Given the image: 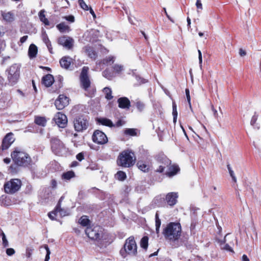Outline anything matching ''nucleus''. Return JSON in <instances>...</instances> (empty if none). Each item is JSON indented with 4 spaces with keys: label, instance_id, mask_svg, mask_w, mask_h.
Returning a JSON list of instances; mask_svg holds the SVG:
<instances>
[{
    "label": "nucleus",
    "instance_id": "obj_48",
    "mask_svg": "<svg viewBox=\"0 0 261 261\" xmlns=\"http://www.w3.org/2000/svg\"><path fill=\"white\" fill-rule=\"evenodd\" d=\"M155 227H161V221L160 219L159 218V214L158 213V212H157L155 214Z\"/></svg>",
    "mask_w": 261,
    "mask_h": 261
},
{
    "label": "nucleus",
    "instance_id": "obj_58",
    "mask_svg": "<svg viewBox=\"0 0 261 261\" xmlns=\"http://www.w3.org/2000/svg\"><path fill=\"white\" fill-rule=\"evenodd\" d=\"M76 159L81 162L84 159V153L83 152H80L76 155Z\"/></svg>",
    "mask_w": 261,
    "mask_h": 261
},
{
    "label": "nucleus",
    "instance_id": "obj_53",
    "mask_svg": "<svg viewBox=\"0 0 261 261\" xmlns=\"http://www.w3.org/2000/svg\"><path fill=\"white\" fill-rule=\"evenodd\" d=\"M6 254L8 256H12L15 254V251L13 248H9L6 249Z\"/></svg>",
    "mask_w": 261,
    "mask_h": 261
},
{
    "label": "nucleus",
    "instance_id": "obj_30",
    "mask_svg": "<svg viewBox=\"0 0 261 261\" xmlns=\"http://www.w3.org/2000/svg\"><path fill=\"white\" fill-rule=\"evenodd\" d=\"M97 121L105 126H109L110 127H112L114 126V124L112 121L107 118H98Z\"/></svg>",
    "mask_w": 261,
    "mask_h": 261
},
{
    "label": "nucleus",
    "instance_id": "obj_13",
    "mask_svg": "<svg viewBox=\"0 0 261 261\" xmlns=\"http://www.w3.org/2000/svg\"><path fill=\"white\" fill-rule=\"evenodd\" d=\"M99 227H87L85 229V233L87 237L93 240H98L100 239L101 235V230H99Z\"/></svg>",
    "mask_w": 261,
    "mask_h": 261
},
{
    "label": "nucleus",
    "instance_id": "obj_31",
    "mask_svg": "<svg viewBox=\"0 0 261 261\" xmlns=\"http://www.w3.org/2000/svg\"><path fill=\"white\" fill-rule=\"evenodd\" d=\"M79 223L84 227H89L90 225V220L89 219L88 216L83 215L79 219Z\"/></svg>",
    "mask_w": 261,
    "mask_h": 261
},
{
    "label": "nucleus",
    "instance_id": "obj_37",
    "mask_svg": "<svg viewBox=\"0 0 261 261\" xmlns=\"http://www.w3.org/2000/svg\"><path fill=\"white\" fill-rule=\"evenodd\" d=\"M103 92L105 94V98L107 100H111L113 99L112 91L110 88L105 87L103 89Z\"/></svg>",
    "mask_w": 261,
    "mask_h": 261
},
{
    "label": "nucleus",
    "instance_id": "obj_33",
    "mask_svg": "<svg viewBox=\"0 0 261 261\" xmlns=\"http://www.w3.org/2000/svg\"><path fill=\"white\" fill-rule=\"evenodd\" d=\"M39 17L40 21L42 22L45 25H49V21L48 20L47 18L45 17V11L44 10H41L39 12Z\"/></svg>",
    "mask_w": 261,
    "mask_h": 261
},
{
    "label": "nucleus",
    "instance_id": "obj_54",
    "mask_svg": "<svg viewBox=\"0 0 261 261\" xmlns=\"http://www.w3.org/2000/svg\"><path fill=\"white\" fill-rule=\"evenodd\" d=\"M124 123H125V122L123 120H122L121 119H119L115 123V124H114L113 127H118L122 126Z\"/></svg>",
    "mask_w": 261,
    "mask_h": 261
},
{
    "label": "nucleus",
    "instance_id": "obj_6",
    "mask_svg": "<svg viewBox=\"0 0 261 261\" xmlns=\"http://www.w3.org/2000/svg\"><path fill=\"white\" fill-rule=\"evenodd\" d=\"M7 83V84L10 86L16 85L20 77V68L16 64H13L6 71Z\"/></svg>",
    "mask_w": 261,
    "mask_h": 261
},
{
    "label": "nucleus",
    "instance_id": "obj_24",
    "mask_svg": "<svg viewBox=\"0 0 261 261\" xmlns=\"http://www.w3.org/2000/svg\"><path fill=\"white\" fill-rule=\"evenodd\" d=\"M71 62L72 59L68 56L63 57L60 60L61 66L65 69H68L69 67Z\"/></svg>",
    "mask_w": 261,
    "mask_h": 261
},
{
    "label": "nucleus",
    "instance_id": "obj_39",
    "mask_svg": "<svg viewBox=\"0 0 261 261\" xmlns=\"http://www.w3.org/2000/svg\"><path fill=\"white\" fill-rule=\"evenodd\" d=\"M149 238L147 236H144L140 241V246L145 250H147L148 246Z\"/></svg>",
    "mask_w": 261,
    "mask_h": 261
},
{
    "label": "nucleus",
    "instance_id": "obj_40",
    "mask_svg": "<svg viewBox=\"0 0 261 261\" xmlns=\"http://www.w3.org/2000/svg\"><path fill=\"white\" fill-rule=\"evenodd\" d=\"M137 131L138 129L136 128H126L124 131V133L126 135L136 136H137Z\"/></svg>",
    "mask_w": 261,
    "mask_h": 261
},
{
    "label": "nucleus",
    "instance_id": "obj_21",
    "mask_svg": "<svg viewBox=\"0 0 261 261\" xmlns=\"http://www.w3.org/2000/svg\"><path fill=\"white\" fill-rule=\"evenodd\" d=\"M84 50L87 56L92 60H95L97 58V54L94 48L91 46H85Z\"/></svg>",
    "mask_w": 261,
    "mask_h": 261
},
{
    "label": "nucleus",
    "instance_id": "obj_46",
    "mask_svg": "<svg viewBox=\"0 0 261 261\" xmlns=\"http://www.w3.org/2000/svg\"><path fill=\"white\" fill-rule=\"evenodd\" d=\"M227 167L228 170L229 171V174H230V176L232 178V180L234 182H237V178H236V176L234 175L233 171L232 170V169H231V168L230 167V165L228 164L227 165Z\"/></svg>",
    "mask_w": 261,
    "mask_h": 261
},
{
    "label": "nucleus",
    "instance_id": "obj_59",
    "mask_svg": "<svg viewBox=\"0 0 261 261\" xmlns=\"http://www.w3.org/2000/svg\"><path fill=\"white\" fill-rule=\"evenodd\" d=\"M228 235V234H227L224 238L223 239V240H218L217 242L218 243V244H219L220 247H222L224 244H225V243H226V236Z\"/></svg>",
    "mask_w": 261,
    "mask_h": 261
},
{
    "label": "nucleus",
    "instance_id": "obj_15",
    "mask_svg": "<svg viewBox=\"0 0 261 261\" xmlns=\"http://www.w3.org/2000/svg\"><path fill=\"white\" fill-rule=\"evenodd\" d=\"M69 98L64 94L59 95L55 101L57 109L62 110L69 105Z\"/></svg>",
    "mask_w": 261,
    "mask_h": 261
},
{
    "label": "nucleus",
    "instance_id": "obj_8",
    "mask_svg": "<svg viewBox=\"0 0 261 261\" xmlns=\"http://www.w3.org/2000/svg\"><path fill=\"white\" fill-rule=\"evenodd\" d=\"M155 160L159 164V167L155 172L165 174L166 169L170 165L171 161L164 154H158L155 157Z\"/></svg>",
    "mask_w": 261,
    "mask_h": 261
},
{
    "label": "nucleus",
    "instance_id": "obj_14",
    "mask_svg": "<svg viewBox=\"0 0 261 261\" xmlns=\"http://www.w3.org/2000/svg\"><path fill=\"white\" fill-rule=\"evenodd\" d=\"M58 44L63 46L67 49H71L73 47L74 40L67 36H62L58 39Z\"/></svg>",
    "mask_w": 261,
    "mask_h": 261
},
{
    "label": "nucleus",
    "instance_id": "obj_41",
    "mask_svg": "<svg viewBox=\"0 0 261 261\" xmlns=\"http://www.w3.org/2000/svg\"><path fill=\"white\" fill-rule=\"evenodd\" d=\"M177 106L175 101L172 102V115L173 116V122L175 123L176 122L177 118Z\"/></svg>",
    "mask_w": 261,
    "mask_h": 261
},
{
    "label": "nucleus",
    "instance_id": "obj_20",
    "mask_svg": "<svg viewBox=\"0 0 261 261\" xmlns=\"http://www.w3.org/2000/svg\"><path fill=\"white\" fill-rule=\"evenodd\" d=\"M118 107L122 109H129L130 107V101L126 97H120L117 99Z\"/></svg>",
    "mask_w": 261,
    "mask_h": 261
},
{
    "label": "nucleus",
    "instance_id": "obj_7",
    "mask_svg": "<svg viewBox=\"0 0 261 261\" xmlns=\"http://www.w3.org/2000/svg\"><path fill=\"white\" fill-rule=\"evenodd\" d=\"M22 186V182L18 178H13L6 182L4 185V192L9 194H13L18 191Z\"/></svg>",
    "mask_w": 261,
    "mask_h": 261
},
{
    "label": "nucleus",
    "instance_id": "obj_49",
    "mask_svg": "<svg viewBox=\"0 0 261 261\" xmlns=\"http://www.w3.org/2000/svg\"><path fill=\"white\" fill-rule=\"evenodd\" d=\"M221 249L224 250H227L229 252L234 253V251L232 249V247L230 246V245L228 244H224L222 247H221Z\"/></svg>",
    "mask_w": 261,
    "mask_h": 261
},
{
    "label": "nucleus",
    "instance_id": "obj_56",
    "mask_svg": "<svg viewBox=\"0 0 261 261\" xmlns=\"http://www.w3.org/2000/svg\"><path fill=\"white\" fill-rule=\"evenodd\" d=\"M258 116L255 114L252 117L250 123L252 126H254L256 123V122L257 120Z\"/></svg>",
    "mask_w": 261,
    "mask_h": 261
},
{
    "label": "nucleus",
    "instance_id": "obj_45",
    "mask_svg": "<svg viewBox=\"0 0 261 261\" xmlns=\"http://www.w3.org/2000/svg\"><path fill=\"white\" fill-rule=\"evenodd\" d=\"M185 92H186V95L187 99L189 105V107H190V109L191 110V111H192V106H191V97H190V90H189V89L188 88H186V90H185Z\"/></svg>",
    "mask_w": 261,
    "mask_h": 261
},
{
    "label": "nucleus",
    "instance_id": "obj_28",
    "mask_svg": "<svg viewBox=\"0 0 261 261\" xmlns=\"http://www.w3.org/2000/svg\"><path fill=\"white\" fill-rule=\"evenodd\" d=\"M138 168L144 172H148L150 170V166L144 162L139 161L137 163Z\"/></svg>",
    "mask_w": 261,
    "mask_h": 261
},
{
    "label": "nucleus",
    "instance_id": "obj_3",
    "mask_svg": "<svg viewBox=\"0 0 261 261\" xmlns=\"http://www.w3.org/2000/svg\"><path fill=\"white\" fill-rule=\"evenodd\" d=\"M134 152L130 149H125L119 153L116 163L118 166L123 168H130L136 162Z\"/></svg>",
    "mask_w": 261,
    "mask_h": 261
},
{
    "label": "nucleus",
    "instance_id": "obj_50",
    "mask_svg": "<svg viewBox=\"0 0 261 261\" xmlns=\"http://www.w3.org/2000/svg\"><path fill=\"white\" fill-rule=\"evenodd\" d=\"M44 248H45V249L46 251V256H45V260L44 261H48V260L49 259V255H50V254L49 248V247H48L47 245H44Z\"/></svg>",
    "mask_w": 261,
    "mask_h": 261
},
{
    "label": "nucleus",
    "instance_id": "obj_38",
    "mask_svg": "<svg viewBox=\"0 0 261 261\" xmlns=\"http://www.w3.org/2000/svg\"><path fill=\"white\" fill-rule=\"evenodd\" d=\"M57 28L59 30V31L62 33L68 32L70 30L69 27L67 25H66L63 22L57 24Z\"/></svg>",
    "mask_w": 261,
    "mask_h": 261
},
{
    "label": "nucleus",
    "instance_id": "obj_19",
    "mask_svg": "<svg viewBox=\"0 0 261 261\" xmlns=\"http://www.w3.org/2000/svg\"><path fill=\"white\" fill-rule=\"evenodd\" d=\"M178 195L176 192L168 193L166 196L167 203L170 206H173L177 202Z\"/></svg>",
    "mask_w": 261,
    "mask_h": 261
},
{
    "label": "nucleus",
    "instance_id": "obj_51",
    "mask_svg": "<svg viewBox=\"0 0 261 261\" xmlns=\"http://www.w3.org/2000/svg\"><path fill=\"white\" fill-rule=\"evenodd\" d=\"M34 249L32 247H27L26 249V256L28 258L31 257Z\"/></svg>",
    "mask_w": 261,
    "mask_h": 261
},
{
    "label": "nucleus",
    "instance_id": "obj_18",
    "mask_svg": "<svg viewBox=\"0 0 261 261\" xmlns=\"http://www.w3.org/2000/svg\"><path fill=\"white\" fill-rule=\"evenodd\" d=\"M179 171V166L175 164H172L171 162L170 165L168 167L164 174L167 177H171L177 174Z\"/></svg>",
    "mask_w": 261,
    "mask_h": 261
},
{
    "label": "nucleus",
    "instance_id": "obj_27",
    "mask_svg": "<svg viewBox=\"0 0 261 261\" xmlns=\"http://www.w3.org/2000/svg\"><path fill=\"white\" fill-rule=\"evenodd\" d=\"M47 122V120L45 117L36 116L34 118V123L38 125L44 127Z\"/></svg>",
    "mask_w": 261,
    "mask_h": 261
},
{
    "label": "nucleus",
    "instance_id": "obj_60",
    "mask_svg": "<svg viewBox=\"0 0 261 261\" xmlns=\"http://www.w3.org/2000/svg\"><path fill=\"white\" fill-rule=\"evenodd\" d=\"M228 235V234H227L224 238L223 239V240H218L217 242L218 243V244H219L220 247H222L224 244H225V243H226V236Z\"/></svg>",
    "mask_w": 261,
    "mask_h": 261
},
{
    "label": "nucleus",
    "instance_id": "obj_32",
    "mask_svg": "<svg viewBox=\"0 0 261 261\" xmlns=\"http://www.w3.org/2000/svg\"><path fill=\"white\" fill-rule=\"evenodd\" d=\"M115 57L112 56H108L100 61V63L108 66L112 65L115 61Z\"/></svg>",
    "mask_w": 261,
    "mask_h": 261
},
{
    "label": "nucleus",
    "instance_id": "obj_10",
    "mask_svg": "<svg viewBox=\"0 0 261 261\" xmlns=\"http://www.w3.org/2000/svg\"><path fill=\"white\" fill-rule=\"evenodd\" d=\"M74 127L76 132H83L87 129L89 121L87 117L83 115L77 116L74 120Z\"/></svg>",
    "mask_w": 261,
    "mask_h": 261
},
{
    "label": "nucleus",
    "instance_id": "obj_52",
    "mask_svg": "<svg viewBox=\"0 0 261 261\" xmlns=\"http://www.w3.org/2000/svg\"><path fill=\"white\" fill-rule=\"evenodd\" d=\"M54 212V210L52 212L48 213V216L52 220H56V217L57 216V212Z\"/></svg>",
    "mask_w": 261,
    "mask_h": 261
},
{
    "label": "nucleus",
    "instance_id": "obj_4",
    "mask_svg": "<svg viewBox=\"0 0 261 261\" xmlns=\"http://www.w3.org/2000/svg\"><path fill=\"white\" fill-rule=\"evenodd\" d=\"M138 247L135 238L131 236L127 238L123 247L120 249L119 253L123 258L128 256H136L138 254Z\"/></svg>",
    "mask_w": 261,
    "mask_h": 261
},
{
    "label": "nucleus",
    "instance_id": "obj_61",
    "mask_svg": "<svg viewBox=\"0 0 261 261\" xmlns=\"http://www.w3.org/2000/svg\"><path fill=\"white\" fill-rule=\"evenodd\" d=\"M50 186L53 189H56L57 187V182L56 179H53L50 181Z\"/></svg>",
    "mask_w": 261,
    "mask_h": 261
},
{
    "label": "nucleus",
    "instance_id": "obj_55",
    "mask_svg": "<svg viewBox=\"0 0 261 261\" xmlns=\"http://www.w3.org/2000/svg\"><path fill=\"white\" fill-rule=\"evenodd\" d=\"M42 40L45 44H47L48 43H51L50 41L49 40L47 34H44L42 36Z\"/></svg>",
    "mask_w": 261,
    "mask_h": 261
},
{
    "label": "nucleus",
    "instance_id": "obj_57",
    "mask_svg": "<svg viewBox=\"0 0 261 261\" xmlns=\"http://www.w3.org/2000/svg\"><path fill=\"white\" fill-rule=\"evenodd\" d=\"M2 241H3V245L4 247H7L9 245V243L8 240L6 239L5 234H4V236L2 237Z\"/></svg>",
    "mask_w": 261,
    "mask_h": 261
},
{
    "label": "nucleus",
    "instance_id": "obj_26",
    "mask_svg": "<svg viewBox=\"0 0 261 261\" xmlns=\"http://www.w3.org/2000/svg\"><path fill=\"white\" fill-rule=\"evenodd\" d=\"M75 177V172L72 170L63 172L61 175L62 179L65 181H69L72 178Z\"/></svg>",
    "mask_w": 261,
    "mask_h": 261
},
{
    "label": "nucleus",
    "instance_id": "obj_2",
    "mask_svg": "<svg viewBox=\"0 0 261 261\" xmlns=\"http://www.w3.org/2000/svg\"><path fill=\"white\" fill-rule=\"evenodd\" d=\"M11 157L13 163L21 167H28L32 164V159L30 154L23 149L18 147H14L11 152Z\"/></svg>",
    "mask_w": 261,
    "mask_h": 261
},
{
    "label": "nucleus",
    "instance_id": "obj_62",
    "mask_svg": "<svg viewBox=\"0 0 261 261\" xmlns=\"http://www.w3.org/2000/svg\"><path fill=\"white\" fill-rule=\"evenodd\" d=\"M64 18L69 22H73L74 21V17L73 15L65 16Z\"/></svg>",
    "mask_w": 261,
    "mask_h": 261
},
{
    "label": "nucleus",
    "instance_id": "obj_11",
    "mask_svg": "<svg viewBox=\"0 0 261 261\" xmlns=\"http://www.w3.org/2000/svg\"><path fill=\"white\" fill-rule=\"evenodd\" d=\"M92 139L94 143L99 145L105 144L108 141L106 135L99 130H96L94 132Z\"/></svg>",
    "mask_w": 261,
    "mask_h": 261
},
{
    "label": "nucleus",
    "instance_id": "obj_23",
    "mask_svg": "<svg viewBox=\"0 0 261 261\" xmlns=\"http://www.w3.org/2000/svg\"><path fill=\"white\" fill-rule=\"evenodd\" d=\"M54 82V77L50 74H46L42 78V83L46 87L51 86Z\"/></svg>",
    "mask_w": 261,
    "mask_h": 261
},
{
    "label": "nucleus",
    "instance_id": "obj_35",
    "mask_svg": "<svg viewBox=\"0 0 261 261\" xmlns=\"http://www.w3.org/2000/svg\"><path fill=\"white\" fill-rule=\"evenodd\" d=\"M20 166L13 163L10 166L8 167V171L11 174H16L19 170Z\"/></svg>",
    "mask_w": 261,
    "mask_h": 261
},
{
    "label": "nucleus",
    "instance_id": "obj_34",
    "mask_svg": "<svg viewBox=\"0 0 261 261\" xmlns=\"http://www.w3.org/2000/svg\"><path fill=\"white\" fill-rule=\"evenodd\" d=\"M102 75L108 80H111L114 76V73L112 69L106 68L102 72Z\"/></svg>",
    "mask_w": 261,
    "mask_h": 261
},
{
    "label": "nucleus",
    "instance_id": "obj_63",
    "mask_svg": "<svg viewBox=\"0 0 261 261\" xmlns=\"http://www.w3.org/2000/svg\"><path fill=\"white\" fill-rule=\"evenodd\" d=\"M196 6L198 9H202V5L200 0H197L196 3Z\"/></svg>",
    "mask_w": 261,
    "mask_h": 261
},
{
    "label": "nucleus",
    "instance_id": "obj_64",
    "mask_svg": "<svg viewBox=\"0 0 261 261\" xmlns=\"http://www.w3.org/2000/svg\"><path fill=\"white\" fill-rule=\"evenodd\" d=\"M28 38V36L27 35L23 36V37H21L20 39V42L22 44L24 42H25L27 40Z\"/></svg>",
    "mask_w": 261,
    "mask_h": 261
},
{
    "label": "nucleus",
    "instance_id": "obj_16",
    "mask_svg": "<svg viewBox=\"0 0 261 261\" xmlns=\"http://www.w3.org/2000/svg\"><path fill=\"white\" fill-rule=\"evenodd\" d=\"M56 124L60 127L64 128L67 124V116L61 112H58L54 118Z\"/></svg>",
    "mask_w": 261,
    "mask_h": 261
},
{
    "label": "nucleus",
    "instance_id": "obj_29",
    "mask_svg": "<svg viewBox=\"0 0 261 261\" xmlns=\"http://www.w3.org/2000/svg\"><path fill=\"white\" fill-rule=\"evenodd\" d=\"M38 53L37 47L34 44H31L29 48L28 55L30 58H33L36 57Z\"/></svg>",
    "mask_w": 261,
    "mask_h": 261
},
{
    "label": "nucleus",
    "instance_id": "obj_36",
    "mask_svg": "<svg viewBox=\"0 0 261 261\" xmlns=\"http://www.w3.org/2000/svg\"><path fill=\"white\" fill-rule=\"evenodd\" d=\"M55 88L53 90V92L58 93L60 91V89L62 87V79L61 78H59V79L57 81H55Z\"/></svg>",
    "mask_w": 261,
    "mask_h": 261
},
{
    "label": "nucleus",
    "instance_id": "obj_1",
    "mask_svg": "<svg viewBox=\"0 0 261 261\" xmlns=\"http://www.w3.org/2000/svg\"><path fill=\"white\" fill-rule=\"evenodd\" d=\"M182 228L179 222H169L163 228L162 234L170 243L178 242L181 237Z\"/></svg>",
    "mask_w": 261,
    "mask_h": 261
},
{
    "label": "nucleus",
    "instance_id": "obj_9",
    "mask_svg": "<svg viewBox=\"0 0 261 261\" xmlns=\"http://www.w3.org/2000/svg\"><path fill=\"white\" fill-rule=\"evenodd\" d=\"M15 141L14 134L12 132L7 133L3 138L0 146V156L4 155L7 150Z\"/></svg>",
    "mask_w": 261,
    "mask_h": 261
},
{
    "label": "nucleus",
    "instance_id": "obj_25",
    "mask_svg": "<svg viewBox=\"0 0 261 261\" xmlns=\"http://www.w3.org/2000/svg\"><path fill=\"white\" fill-rule=\"evenodd\" d=\"M2 16L3 19L7 22H12L15 20V15L11 12H2Z\"/></svg>",
    "mask_w": 261,
    "mask_h": 261
},
{
    "label": "nucleus",
    "instance_id": "obj_43",
    "mask_svg": "<svg viewBox=\"0 0 261 261\" xmlns=\"http://www.w3.org/2000/svg\"><path fill=\"white\" fill-rule=\"evenodd\" d=\"M116 176L117 177V178L120 181H123L126 178V173L122 171H118Z\"/></svg>",
    "mask_w": 261,
    "mask_h": 261
},
{
    "label": "nucleus",
    "instance_id": "obj_5",
    "mask_svg": "<svg viewBox=\"0 0 261 261\" xmlns=\"http://www.w3.org/2000/svg\"><path fill=\"white\" fill-rule=\"evenodd\" d=\"M88 67L84 66L82 68L80 76V85L82 89L88 92L86 95L89 97H92L96 92V89L95 87H91V81L88 76Z\"/></svg>",
    "mask_w": 261,
    "mask_h": 261
},
{
    "label": "nucleus",
    "instance_id": "obj_42",
    "mask_svg": "<svg viewBox=\"0 0 261 261\" xmlns=\"http://www.w3.org/2000/svg\"><path fill=\"white\" fill-rule=\"evenodd\" d=\"M112 68L114 73L119 74L123 70V66L119 64H115L112 66Z\"/></svg>",
    "mask_w": 261,
    "mask_h": 261
},
{
    "label": "nucleus",
    "instance_id": "obj_12",
    "mask_svg": "<svg viewBox=\"0 0 261 261\" xmlns=\"http://www.w3.org/2000/svg\"><path fill=\"white\" fill-rule=\"evenodd\" d=\"M51 148L53 152L56 155L60 154L64 148V144L57 138H51L50 140Z\"/></svg>",
    "mask_w": 261,
    "mask_h": 261
},
{
    "label": "nucleus",
    "instance_id": "obj_17",
    "mask_svg": "<svg viewBox=\"0 0 261 261\" xmlns=\"http://www.w3.org/2000/svg\"><path fill=\"white\" fill-rule=\"evenodd\" d=\"M87 41L90 42H95L99 36V31L97 30L91 29L87 31L84 34Z\"/></svg>",
    "mask_w": 261,
    "mask_h": 261
},
{
    "label": "nucleus",
    "instance_id": "obj_22",
    "mask_svg": "<svg viewBox=\"0 0 261 261\" xmlns=\"http://www.w3.org/2000/svg\"><path fill=\"white\" fill-rule=\"evenodd\" d=\"M63 198H64L63 196H62L60 198L57 204L56 205V206L54 209V213L57 212V214L59 213L60 214V216L61 217L68 215L67 211L66 210L61 208V202H62Z\"/></svg>",
    "mask_w": 261,
    "mask_h": 261
},
{
    "label": "nucleus",
    "instance_id": "obj_47",
    "mask_svg": "<svg viewBox=\"0 0 261 261\" xmlns=\"http://www.w3.org/2000/svg\"><path fill=\"white\" fill-rule=\"evenodd\" d=\"M79 4L83 10L87 11L89 10V7L88 5L85 3L84 0H79Z\"/></svg>",
    "mask_w": 261,
    "mask_h": 261
},
{
    "label": "nucleus",
    "instance_id": "obj_44",
    "mask_svg": "<svg viewBox=\"0 0 261 261\" xmlns=\"http://www.w3.org/2000/svg\"><path fill=\"white\" fill-rule=\"evenodd\" d=\"M135 106L140 112H142L144 111L145 108V104L141 101H138L135 103Z\"/></svg>",
    "mask_w": 261,
    "mask_h": 261
}]
</instances>
